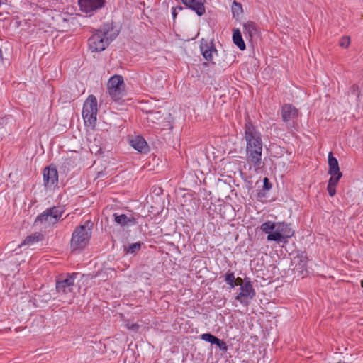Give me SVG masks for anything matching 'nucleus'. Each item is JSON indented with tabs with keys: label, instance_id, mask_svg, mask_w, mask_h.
Returning a JSON list of instances; mask_svg holds the SVG:
<instances>
[{
	"label": "nucleus",
	"instance_id": "nucleus-21",
	"mask_svg": "<svg viewBox=\"0 0 363 363\" xmlns=\"http://www.w3.org/2000/svg\"><path fill=\"white\" fill-rule=\"evenodd\" d=\"M328 165L329 171L328 173H337L341 172L338 164L337 160L333 156V153L330 152L328 154Z\"/></svg>",
	"mask_w": 363,
	"mask_h": 363
},
{
	"label": "nucleus",
	"instance_id": "nucleus-3",
	"mask_svg": "<svg viewBox=\"0 0 363 363\" xmlns=\"http://www.w3.org/2000/svg\"><path fill=\"white\" fill-rule=\"evenodd\" d=\"M92 223L87 221L77 228L72 233L71 247L74 250L83 248L88 242L91 235Z\"/></svg>",
	"mask_w": 363,
	"mask_h": 363
},
{
	"label": "nucleus",
	"instance_id": "nucleus-26",
	"mask_svg": "<svg viewBox=\"0 0 363 363\" xmlns=\"http://www.w3.org/2000/svg\"><path fill=\"white\" fill-rule=\"evenodd\" d=\"M225 280L230 288L235 287V278L233 272H228L225 274Z\"/></svg>",
	"mask_w": 363,
	"mask_h": 363
},
{
	"label": "nucleus",
	"instance_id": "nucleus-29",
	"mask_svg": "<svg viewBox=\"0 0 363 363\" xmlns=\"http://www.w3.org/2000/svg\"><path fill=\"white\" fill-rule=\"evenodd\" d=\"M217 342H215L213 345H216L220 350L225 352L228 350V347L226 345V343L224 340H220L218 338L216 339Z\"/></svg>",
	"mask_w": 363,
	"mask_h": 363
},
{
	"label": "nucleus",
	"instance_id": "nucleus-14",
	"mask_svg": "<svg viewBox=\"0 0 363 363\" xmlns=\"http://www.w3.org/2000/svg\"><path fill=\"white\" fill-rule=\"evenodd\" d=\"M243 33L247 39L253 40L258 38L259 30L257 26L253 21H247L243 24Z\"/></svg>",
	"mask_w": 363,
	"mask_h": 363
},
{
	"label": "nucleus",
	"instance_id": "nucleus-34",
	"mask_svg": "<svg viewBox=\"0 0 363 363\" xmlns=\"http://www.w3.org/2000/svg\"><path fill=\"white\" fill-rule=\"evenodd\" d=\"M272 188V184L269 182L268 178L265 177L264 179V189L265 190H269Z\"/></svg>",
	"mask_w": 363,
	"mask_h": 363
},
{
	"label": "nucleus",
	"instance_id": "nucleus-4",
	"mask_svg": "<svg viewBox=\"0 0 363 363\" xmlns=\"http://www.w3.org/2000/svg\"><path fill=\"white\" fill-rule=\"evenodd\" d=\"M125 84L123 77L118 74L111 77L107 83L108 94L116 102L121 101L125 95Z\"/></svg>",
	"mask_w": 363,
	"mask_h": 363
},
{
	"label": "nucleus",
	"instance_id": "nucleus-17",
	"mask_svg": "<svg viewBox=\"0 0 363 363\" xmlns=\"http://www.w3.org/2000/svg\"><path fill=\"white\" fill-rule=\"evenodd\" d=\"M307 261L306 255L304 253H301L294 257L291 263L294 265L296 270H299V272L303 274V271H306Z\"/></svg>",
	"mask_w": 363,
	"mask_h": 363
},
{
	"label": "nucleus",
	"instance_id": "nucleus-15",
	"mask_svg": "<svg viewBox=\"0 0 363 363\" xmlns=\"http://www.w3.org/2000/svg\"><path fill=\"white\" fill-rule=\"evenodd\" d=\"M183 4L201 16L205 13L204 0H182Z\"/></svg>",
	"mask_w": 363,
	"mask_h": 363
},
{
	"label": "nucleus",
	"instance_id": "nucleus-5",
	"mask_svg": "<svg viewBox=\"0 0 363 363\" xmlns=\"http://www.w3.org/2000/svg\"><path fill=\"white\" fill-rule=\"evenodd\" d=\"M63 213L64 210L60 206L48 208L36 218L35 223L45 227L52 225L58 222Z\"/></svg>",
	"mask_w": 363,
	"mask_h": 363
},
{
	"label": "nucleus",
	"instance_id": "nucleus-35",
	"mask_svg": "<svg viewBox=\"0 0 363 363\" xmlns=\"http://www.w3.org/2000/svg\"><path fill=\"white\" fill-rule=\"evenodd\" d=\"M242 284H245V279L243 280L240 277H238L235 281V286H240L242 287Z\"/></svg>",
	"mask_w": 363,
	"mask_h": 363
},
{
	"label": "nucleus",
	"instance_id": "nucleus-25",
	"mask_svg": "<svg viewBox=\"0 0 363 363\" xmlns=\"http://www.w3.org/2000/svg\"><path fill=\"white\" fill-rule=\"evenodd\" d=\"M231 10L233 16H239L242 13V7L241 4L234 1L232 4Z\"/></svg>",
	"mask_w": 363,
	"mask_h": 363
},
{
	"label": "nucleus",
	"instance_id": "nucleus-18",
	"mask_svg": "<svg viewBox=\"0 0 363 363\" xmlns=\"http://www.w3.org/2000/svg\"><path fill=\"white\" fill-rule=\"evenodd\" d=\"M130 145L140 152L147 151L148 146L147 142L141 136H136L130 141Z\"/></svg>",
	"mask_w": 363,
	"mask_h": 363
},
{
	"label": "nucleus",
	"instance_id": "nucleus-33",
	"mask_svg": "<svg viewBox=\"0 0 363 363\" xmlns=\"http://www.w3.org/2000/svg\"><path fill=\"white\" fill-rule=\"evenodd\" d=\"M327 190L328 191V194L330 196H333L336 194V186H330V184H328Z\"/></svg>",
	"mask_w": 363,
	"mask_h": 363
},
{
	"label": "nucleus",
	"instance_id": "nucleus-30",
	"mask_svg": "<svg viewBox=\"0 0 363 363\" xmlns=\"http://www.w3.org/2000/svg\"><path fill=\"white\" fill-rule=\"evenodd\" d=\"M350 43V38L348 36L342 37L340 40V45L342 48H347Z\"/></svg>",
	"mask_w": 363,
	"mask_h": 363
},
{
	"label": "nucleus",
	"instance_id": "nucleus-23",
	"mask_svg": "<svg viewBox=\"0 0 363 363\" xmlns=\"http://www.w3.org/2000/svg\"><path fill=\"white\" fill-rule=\"evenodd\" d=\"M142 244L141 242L130 244L124 247V251L125 254L135 255L141 249Z\"/></svg>",
	"mask_w": 363,
	"mask_h": 363
},
{
	"label": "nucleus",
	"instance_id": "nucleus-8",
	"mask_svg": "<svg viewBox=\"0 0 363 363\" xmlns=\"http://www.w3.org/2000/svg\"><path fill=\"white\" fill-rule=\"evenodd\" d=\"M77 273L61 275L56 281V291L61 296H66L72 292Z\"/></svg>",
	"mask_w": 363,
	"mask_h": 363
},
{
	"label": "nucleus",
	"instance_id": "nucleus-1",
	"mask_svg": "<svg viewBox=\"0 0 363 363\" xmlns=\"http://www.w3.org/2000/svg\"><path fill=\"white\" fill-rule=\"evenodd\" d=\"M244 139L246 143V160L255 171L262 167L263 143L261 133L250 122L245 124Z\"/></svg>",
	"mask_w": 363,
	"mask_h": 363
},
{
	"label": "nucleus",
	"instance_id": "nucleus-12",
	"mask_svg": "<svg viewBox=\"0 0 363 363\" xmlns=\"http://www.w3.org/2000/svg\"><path fill=\"white\" fill-rule=\"evenodd\" d=\"M43 182L45 187H53L58 182V172L55 167H47L43 170Z\"/></svg>",
	"mask_w": 363,
	"mask_h": 363
},
{
	"label": "nucleus",
	"instance_id": "nucleus-13",
	"mask_svg": "<svg viewBox=\"0 0 363 363\" xmlns=\"http://www.w3.org/2000/svg\"><path fill=\"white\" fill-rule=\"evenodd\" d=\"M114 221L121 227H130L137 223L136 219L132 216L118 213H113Z\"/></svg>",
	"mask_w": 363,
	"mask_h": 363
},
{
	"label": "nucleus",
	"instance_id": "nucleus-19",
	"mask_svg": "<svg viewBox=\"0 0 363 363\" xmlns=\"http://www.w3.org/2000/svg\"><path fill=\"white\" fill-rule=\"evenodd\" d=\"M233 41L240 50H244L245 49V43L243 40L241 32L238 28L233 29Z\"/></svg>",
	"mask_w": 363,
	"mask_h": 363
},
{
	"label": "nucleus",
	"instance_id": "nucleus-28",
	"mask_svg": "<svg viewBox=\"0 0 363 363\" xmlns=\"http://www.w3.org/2000/svg\"><path fill=\"white\" fill-rule=\"evenodd\" d=\"M13 118L11 116L0 118V129L5 128L8 123L13 122Z\"/></svg>",
	"mask_w": 363,
	"mask_h": 363
},
{
	"label": "nucleus",
	"instance_id": "nucleus-2",
	"mask_svg": "<svg viewBox=\"0 0 363 363\" xmlns=\"http://www.w3.org/2000/svg\"><path fill=\"white\" fill-rule=\"evenodd\" d=\"M117 35L118 33L113 32L112 26L109 24H104L89 38V48L91 52L103 51L116 38Z\"/></svg>",
	"mask_w": 363,
	"mask_h": 363
},
{
	"label": "nucleus",
	"instance_id": "nucleus-22",
	"mask_svg": "<svg viewBox=\"0 0 363 363\" xmlns=\"http://www.w3.org/2000/svg\"><path fill=\"white\" fill-rule=\"evenodd\" d=\"M276 226L277 223L273 221H267L261 225L260 229L262 232L269 235L273 234L274 231H276Z\"/></svg>",
	"mask_w": 363,
	"mask_h": 363
},
{
	"label": "nucleus",
	"instance_id": "nucleus-16",
	"mask_svg": "<svg viewBox=\"0 0 363 363\" xmlns=\"http://www.w3.org/2000/svg\"><path fill=\"white\" fill-rule=\"evenodd\" d=\"M282 120L285 123L293 121L298 116V110L291 104H285L281 110Z\"/></svg>",
	"mask_w": 363,
	"mask_h": 363
},
{
	"label": "nucleus",
	"instance_id": "nucleus-9",
	"mask_svg": "<svg viewBox=\"0 0 363 363\" xmlns=\"http://www.w3.org/2000/svg\"><path fill=\"white\" fill-rule=\"evenodd\" d=\"M294 235V231L290 225L285 223H277L276 231L273 234L267 235L268 241L282 242L284 240L291 238Z\"/></svg>",
	"mask_w": 363,
	"mask_h": 363
},
{
	"label": "nucleus",
	"instance_id": "nucleus-27",
	"mask_svg": "<svg viewBox=\"0 0 363 363\" xmlns=\"http://www.w3.org/2000/svg\"><path fill=\"white\" fill-rule=\"evenodd\" d=\"M201 340H203L206 342H210L211 344H214L215 342H217L216 339L218 337H216V336H214L213 335H212L211 333H204L201 335Z\"/></svg>",
	"mask_w": 363,
	"mask_h": 363
},
{
	"label": "nucleus",
	"instance_id": "nucleus-31",
	"mask_svg": "<svg viewBox=\"0 0 363 363\" xmlns=\"http://www.w3.org/2000/svg\"><path fill=\"white\" fill-rule=\"evenodd\" d=\"M350 93L352 94H354L357 96V99H359V86L357 85H355L354 84L351 88H350Z\"/></svg>",
	"mask_w": 363,
	"mask_h": 363
},
{
	"label": "nucleus",
	"instance_id": "nucleus-20",
	"mask_svg": "<svg viewBox=\"0 0 363 363\" xmlns=\"http://www.w3.org/2000/svg\"><path fill=\"white\" fill-rule=\"evenodd\" d=\"M43 235L40 232H36L30 235L27 236L21 245H33L35 243L43 239Z\"/></svg>",
	"mask_w": 363,
	"mask_h": 363
},
{
	"label": "nucleus",
	"instance_id": "nucleus-36",
	"mask_svg": "<svg viewBox=\"0 0 363 363\" xmlns=\"http://www.w3.org/2000/svg\"><path fill=\"white\" fill-rule=\"evenodd\" d=\"M177 11L175 9V8H172V16H173V18L175 19L177 15Z\"/></svg>",
	"mask_w": 363,
	"mask_h": 363
},
{
	"label": "nucleus",
	"instance_id": "nucleus-6",
	"mask_svg": "<svg viewBox=\"0 0 363 363\" xmlns=\"http://www.w3.org/2000/svg\"><path fill=\"white\" fill-rule=\"evenodd\" d=\"M98 113L97 99L94 95H89L84 103L82 117L85 124L94 126Z\"/></svg>",
	"mask_w": 363,
	"mask_h": 363
},
{
	"label": "nucleus",
	"instance_id": "nucleus-37",
	"mask_svg": "<svg viewBox=\"0 0 363 363\" xmlns=\"http://www.w3.org/2000/svg\"><path fill=\"white\" fill-rule=\"evenodd\" d=\"M175 9L178 11H182L183 9V7L181 6H176L174 7Z\"/></svg>",
	"mask_w": 363,
	"mask_h": 363
},
{
	"label": "nucleus",
	"instance_id": "nucleus-11",
	"mask_svg": "<svg viewBox=\"0 0 363 363\" xmlns=\"http://www.w3.org/2000/svg\"><path fill=\"white\" fill-rule=\"evenodd\" d=\"M200 50L203 57L207 61H212L213 56L218 54L213 40L202 38L200 43Z\"/></svg>",
	"mask_w": 363,
	"mask_h": 363
},
{
	"label": "nucleus",
	"instance_id": "nucleus-10",
	"mask_svg": "<svg viewBox=\"0 0 363 363\" xmlns=\"http://www.w3.org/2000/svg\"><path fill=\"white\" fill-rule=\"evenodd\" d=\"M105 0H78V4L82 12L93 13L104 6Z\"/></svg>",
	"mask_w": 363,
	"mask_h": 363
},
{
	"label": "nucleus",
	"instance_id": "nucleus-7",
	"mask_svg": "<svg viewBox=\"0 0 363 363\" xmlns=\"http://www.w3.org/2000/svg\"><path fill=\"white\" fill-rule=\"evenodd\" d=\"M240 293L235 296V300L243 306H247L256 295L250 278H245V284H242V287H240Z\"/></svg>",
	"mask_w": 363,
	"mask_h": 363
},
{
	"label": "nucleus",
	"instance_id": "nucleus-32",
	"mask_svg": "<svg viewBox=\"0 0 363 363\" xmlns=\"http://www.w3.org/2000/svg\"><path fill=\"white\" fill-rule=\"evenodd\" d=\"M125 328L133 331H137L139 328V325L137 323H125Z\"/></svg>",
	"mask_w": 363,
	"mask_h": 363
},
{
	"label": "nucleus",
	"instance_id": "nucleus-24",
	"mask_svg": "<svg viewBox=\"0 0 363 363\" xmlns=\"http://www.w3.org/2000/svg\"><path fill=\"white\" fill-rule=\"evenodd\" d=\"M329 174H330V178L328 181V184H330V186H337L339 180L340 179V178L342 177V172H334V173H328Z\"/></svg>",
	"mask_w": 363,
	"mask_h": 363
}]
</instances>
